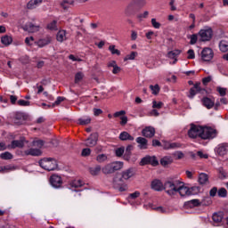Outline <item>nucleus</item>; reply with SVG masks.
I'll return each mask as SVG.
<instances>
[{"mask_svg": "<svg viewBox=\"0 0 228 228\" xmlns=\"http://www.w3.org/2000/svg\"><path fill=\"white\" fill-rule=\"evenodd\" d=\"M122 168H124V162L114 161L102 167V174H105L106 175H108L110 174H114V172H117V170H122Z\"/></svg>", "mask_w": 228, "mask_h": 228, "instance_id": "obj_1", "label": "nucleus"}, {"mask_svg": "<svg viewBox=\"0 0 228 228\" xmlns=\"http://www.w3.org/2000/svg\"><path fill=\"white\" fill-rule=\"evenodd\" d=\"M181 184L179 180H169L164 183V190L169 197H172L177 193V188Z\"/></svg>", "mask_w": 228, "mask_h": 228, "instance_id": "obj_2", "label": "nucleus"}, {"mask_svg": "<svg viewBox=\"0 0 228 228\" xmlns=\"http://www.w3.org/2000/svg\"><path fill=\"white\" fill-rule=\"evenodd\" d=\"M198 35L200 37V42H210L213 38V28L206 26L199 31Z\"/></svg>", "mask_w": 228, "mask_h": 228, "instance_id": "obj_3", "label": "nucleus"}, {"mask_svg": "<svg viewBox=\"0 0 228 228\" xmlns=\"http://www.w3.org/2000/svg\"><path fill=\"white\" fill-rule=\"evenodd\" d=\"M216 129L211 126H201V139L202 140H213V138H216Z\"/></svg>", "mask_w": 228, "mask_h": 228, "instance_id": "obj_4", "label": "nucleus"}, {"mask_svg": "<svg viewBox=\"0 0 228 228\" xmlns=\"http://www.w3.org/2000/svg\"><path fill=\"white\" fill-rule=\"evenodd\" d=\"M39 166L41 168H44V170H47L48 172H51L53 170H56L58 168V163L53 159H43L39 161Z\"/></svg>", "mask_w": 228, "mask_h": 228, "instance_id": "obj_5", "label": "nucleus"}, {"mask_svg": "<svg viewBox=\"0 0 228 228\" xmlns=\"http://www.w3.org/2000/svg\"><path fill=\"white\" fill-rule=\"evenodd\" d=\"M215 56L213 49L206 47L201 51V60L203 61H211Z\"/></svg>", "mask_w": 228, "mask_h": 228, "instance_id": "obj_6", "label": "nucleus"}, {"mask_svg": "<svg viewBox=\"0 0 228 228\" xmlns=\"http://www.w3.org/2000/svg\"><path fill=\"white\" fill-rule=\"evenodd\" d=\"M202 126L191 125L190 130L188 131V134L190 138H197L199 136L201 137Z\"/></svg>", "mask_w": 228, "mask_h": 228, "instance_id": "obj_7", "label": "nucleus"}, {"mask_svg": "<svg viewBox=\"0 0 228 228\" xmlns=\"http://www.w3.org/2000/svg\"><path fill=\"white\" fill-rule=\"evenodd\" d=\"M99 141V134L94 133L86 140L85 145L86 147H95L97 145V142Z\"/></svg>", "mask_w": 228, "mask_h": 228, "instance_id": "obj_8", "label": "nucleus"}, {"mask_svg": "<svg viewBox=\"0 0 228 228\" xmlns=\"http://www.w3.org/2000/svg\"><path fill=\"white\" fill-rule=\"evenodd\" d=\"M141 165H152V167H158V165H159V162L158 161V159H156L155 156H146L142 159Z\"/></svg>", "mask_w": 228, "mask_h": 228, "instance_id": "obj_9", "label": "nucleus"}, {"mask_svg": "<svg viewBox=\"0 0 228 228\" xmlns=\"http://www.w3.org/2000/svg\"><path fill=\"white\" fill-rule=\"evenodd\" d=\"M50 184L53 188H61V184H63V181L61 180V176L57 175H53L50 177Z\"/></svg>", "mask_w": 228, "mask_h": 228, "instance_id": "obj_10", "label": "nucleus"}, {"mask_svg": "<svg viewBox=\"0 0 228 228\" xmlns=\"http://www.w3.org/2000/svg\"><path fill=\"white\" fill-rule=\"evenodd\" d=\"M215 152L218 154V156H225L228 152V143L227 142H223L218 144L215 148Z\"/></svg>", "mask_w": 228, "mask_h": 228, "instance_id": "obj_11", "label": "nucleus"}, {"mask_svg": "<svg viewBox=\"0 0 228 228\" xmlns=\"http://www.w3.org/2000/svg\"><path fill=\"white\" fill-rule=\"evenodd\" d=\"M145 6H147V0H132L128 4V8L142 9Z\"/></svg>", "mask_w": 228, "mask_h": 228, "instance_id": "obj_12", "label": "nucleus"}, {"mask_svg": "<svg viewBox=\"0 0 228 228\" xmlns=\"http://www.w3.org/2000/svg\"><path fill=\"white\" fill-rule=\"evenodd\" d=\"M176 193H179L181 197H186V195H190V188L184 186L183 182L178 183V188L176 189Z\"/></svg>", "mask_w": 228, "mask_h": 228, "instance_id": "obj_13", "label": "nucleus"}, {"mask_svg": "<svg viewBox=\"0 0 228 228\" xmlns=\"http://www.w3.org/2000/svg\"><path fill=\"white\" fill-rule=\"evenodd\" d=\"M135 142L138 143V148L141 149V151H145L149 147V141L143 137H137Z\"/></svg>", "mask_w": 228, "mask_h": 228, "instance_id": "obj_14", "label": "nucleus"}, {"mask_svg": "<svg viewBox=\"0 0 228 228\" xmlns=\"http://www.w3.org/2000/svg\"><path fill=\"white\" fill-rule=\"evenodd\" d=\"M142 136H145V138H152L154 134H156V129L152 126H147L142 131Z\"/></svg>", "mask_w": 228, "mask_h": 228, "instance_id": "obj_15", "label": "nucleus"}, {"mask_svg": "<svg viewBox=\"0 0 228 228\" xmlns=\"http://www.w3.org/2000/svg\"><path fill=\"white\" fill-rule=\"evenodd\" d=\"M181 54V50H173L168 52L167 57L170 60H174L173 62H170L171 65H175L177 63V57Z\"/></svg>", "mask_w": 228, "mask_h": 228, "instance_id": "obj_16", "label": "nucleus"}, {"mask_svg": "<svg viewBox=\"0 0 228 228\" xmlns=\"http://www.w3.org/2000/svg\"><path fill=\"white\" fill-rule=\"evenodd\" d=\"M51 37L47 36L45 37L40 38L38 41L35 42L37 45H38L40 48L45 47V45H49L52 42Z\"/></svg>", "mask_w": 228, "mask_h": 228, "instance_id": "obj_17", "label": "nucleus"}, {"mask_svg": "<svg viewBox=\"0 0 228 228\" xmlns=\"http://www.w3.org/2000/svg\"><path fill=\"white\" fill-rule=\"evenodd\" d=\"M25 142L26 140H24V138L12 141L11 145H9V149H17V147L19 149H22V147H24Z\"/></svg>", "mask_w": 228, "mask_h": 228, "instance_id": "obj_18", "label": "nucleus"}, {"mask_svg": "<svg viewBox=\"0 0 228 228\" xmlns=\"http://www.w3.org/2000/svg\"><path fill=\"white\" fill-rule=\"evenodd\" d=\"M121 175H122V178L125 181H127V180L131 179V177H134V169L133 167L126 169V170H124L122 172Z\"/></svg>", "mask_w": 228, "mask_h": 228, "instance_id": "obj_19", "label": "nucleus"}, {"mask_svg": "<svg viewBox=\"0 0 228 228\" xmlns=\"http://www.w3.org/2000/svg\"><path fill=\"white\" fill-rule=\"evenodd\" d=\"M151 188L152 190H155V191H163L165 189V184H163V183H161L159 180H154L151 183Z\"/></svg>", "mask_w": 228, "mask_h": 228, "instance_id": "obj_20", "label": "nucleus"}, {"mask_svg": "<svg viewBox=\"0 0 228 228\" xmlns=\"http://www.w3.org/2000/svg\"><path fill=\"white\" fill-rule=\"evenodd\" d=\"M25 29L28 31V33H37V31H40V26L33 23H27L25 25Z\"/></svg>", "mask_w": 228, "mask_h": 228, "instance_id": "obj_21", "label": "nucleus"}, {"mask_svg": "<svg viewBox=\"0 0 228 228\" xmlns=\"http://www.w3.org/2000/svg\"><path fill=\"white\" fill-rule=\"evenodd\" d=\"M212 220L216 225H218L219 224H222V221L224 220V213H215L212 216Z\"/></svg>", "mask_w": 228, "mask_h": 228, "instance_id": "obj_22", "label": "nucleus"}, {"mask_svg": "<svg viewBox=\"0 0 228 228\" xmlns=\"http://www.w3.org/2000/svg\"><path fill=\"white\" fill-rule=\"evenodd\" d=\"M43 0H30L27 4L28 10H35V8H37V6H40L42 4Z\"/></svg>", "mask_w": 228, "mask_h": 228, "instance_id": "obj_23", "label": "nucleus"}, {"mask_svg": "<svg viewBox=\"0 0 228 228\" xmlns=\"http://www.w3.org/2000/svg\"><path fill=\"white\" fill-rule=\"evenodd\" d=\"M202 104L205 106V108H208V110H211L213 106H215V100H212L208 97H205L202 99Z\"/></svg>", "mask_w": 228, "mask_h": 228, "instance_id": "obj_24", "label": "nucleus"}, {"mask_svg": "<svg viewBox=\"0 0 228 228\" xmlns=\"http://www.w3.org/2000/svg\"><path fill=\"white\" fill-rule=\"evenodd\" d=\"M119 140L122 142H126L127 140L129 142H133L134 140V137H133L129 133L124 131L119 134Z\"/></svg>", "mask_w": 228, "mask_h": 228, "instance_id": "obj_25", "label": "nucleus"}, {"mask_svg": "<svg viewBox=\"0 0 228 228\" xmlns=\"http://www.w3.org/2000/svg\"><path fill=\"white\" fill-rule=\"evenodd\" d=\"M179 147H181V143L178 142H165L163 144V148L167 151L170 149H179Z\"/></svg>", "mask_w": 228, "mask_h": 228, "instance_id": "obj_26", "label": "nucleus"}, {"mask_svg": "<svg viewBox=\"0 0 228 228\" xmlns=\"http://www.w3.org/2000/svg\"><path fill=\"white\" fill-rule=\"evenodd\" d=\"M1 42L4 45L8 47V45H12L13 38L11 36L5 35L1 37Z\"/></svg>", "mask_w": 228, "mask_h": 228, "instance_id": "obj_27", "label": "nucleus"}, {"mask_svg": "<svg viewBox=\"0 0 228 228\" xmlns=\"http://www.w3.org/2000/svg\"><path fill=\"white\" fill-rule=\"evenodd\" d=\"M26 156H40L42 154V151L40 149H29L25 151Z\"/></svg>", "mask_w": 228, "mask_h": 228, "instance_id": "obj_28", "label": "nucleus"}, {"mask_svg": "<svg viewBox=\"0 0 228 228\" xmlns=\"http://www.w3.org/2000/svg\"><path fill=\"white\" fill-rule=\"evenodd\" d=\"M174 159L170 156H166L160 159V164L162 167H168V165H171L173 163Z\"/></svg>", "mask_w": 228, "mask_h": 228, "instance_id": "obj_29", "label": "nucleus"}, {"mask_svg": "<svg viewBox=\"0 0 228 228\" xmlns=\"http://www.w3.org/2000/svg\"><path fill=\"white\" fill-rule=\"evenodd\" d=\"M56 38L58 42H65V40H67V31L60 30L57 33Z\"/></svg>", "mask_w": 228, "mask_h": 228, "instance_id": "obj_30", "label": "nucleus"}, {"mask_svg": "<svg viewBox=\"0 0 228 228\" xmlns=\"http://www.w3.org/2000/svg\"><path fill=\"white\" fill-rule=\"evenodd\" d=\"M92 122V118L90 116H85L83 118H78L79 126H88Z\"/></svg>", "mask_w": 228, "mask_h": 228, "instance_id": "obj_31", "label": "nucleus"}, {"mask_svg": "<svg viewBox=\"0 0 228 228\" xmlns=\"http://www.w3.org/2000/svg\"><path fill=\"white\" fill-rule=\"evenodd\" d=\"M84 183L81 180H73L69 183L70 190H74V188H81Z\"/></svg>", "mask_w": 228, "mask_h": 228, "instance_id": "obj_32", "label": "nucleus"}, {"mask_svg": "<svg viewBox=\"0 0 228 228\" xmlns=\"http://www.w3.org/2000/svg\"><path fill=\"white\" fill-rule=\"evenodd\" d=\"M219 50L221 51V53H227L228 51V42L225 40H221L219 42Z\"/></svg>", "mask_w": 228, "mask_h": 228, "instance_id": "obj_33", "label": "nucleus"}, {"mask_svg": "<svg viewBox=\"0 0 228 228\" xmlns=\"http://www.w3.org/2000/svg\"><path fill=\"white\" fill-rule=\"evenodd\" d=\"M102 170V167H101V166H96L94 167L89 168V172L91 175H99Z\"/></svg>", "mask_w": 228, "mask_h": 228, "instance_id": "obj_34", "label": "nucleus"}, {"mask_svg": "<svg viewBox=\"0 0 228 228\" xmlns=\"http://www.w3.org/2000/svg\"><path fill=\"white\" fill-rule=\"evenodd\" d=\"M208 180L209 178L205 173L200 174V176H199L200 184H206V183H208Z\"/></svg>", "mask_w": 228, "mask_h": 228, "instance_id": "obj_35", "label": "nucleus"}, {"mask_svg": "<svg viewBox=\"0 0 228 228\" xmlns=\"http://www.w3.org/2000/svg\"><path fill=\"white\" fill-rule=\"evenodd\" d=\"M96 161L98 163H104L105 161H108V155L102 153L96 156Z\"/></svg>", "mask_w": 228, "mask_h": 228, "instance_id": "obj_36", "label": "nucleus"}, {"mask_svg": "<svg viewBox=\"0 0 228 228\" xmlns=\"http://www.w3.org/2000/svg\"><path fill=\"white\" fill-rule=\"evenodd\" d=\"M199 193H200V188L199 186L189 188V195H199Z\"/></svg>", "mask_w": 228, "mask_h": 228, "instance_id": "obj_37", "label": "nucleus"}, {"mask_svg": "<svg viewBox=\"0 0 228 228\" xmlns=\"http://www.w3.org/2000/svg\"><path fill=\"white\" fill-rule=\"evenodd\" d=\"M200 200H191L188 201V206L191 208H197L198 206H200Z\"/></svg>", "mask_w": 228, "mask_h": 228, "instance_id": "obj_38", "label": "nucleus"}, {"mask_svg": "<svg viewBox=\"0 0 228 228\" xmlns=\"http://www.w3.org/2000/svg\"><path fill=\"white\" fill-rule=\"evenodd\" d=\"M218 197L225 199L227 197V190L225 188H221L217 191Z\"/></svg>", "mask_w": 228, "mask_h": 228, "instance_id": "obj_39", "label": "nucleus"}, {"mask_svg": "<svg viewBox=\"0 0 228 228\" xmlns=\"http://www.w3.org/2000/svg\"><path fill=\"white\" fill-rule=\"evenodd\" d=\"M0 158L2 159H12L13 155H12V153H10L8 151H5V152L0 154Z\"/></svg>", "mask_w": 228, "mask_h": 228, "instance_id": "obj_40", "label": "nucleus"}, {"mask_svg": "<svg viewBox=\"0 0 228 228\" xmlns=\"http://www.w3.org/2000/svg\"><path fill=\"white\" fill-rule=\"evenodd\" d=\"M56 24H57V21L53 20L47 25V28L50 29L51 31H56V29H58V27L56 26Z\"/></svg>", "mask_w": 228, "mask_h": 228, "instance_id": "obj_41", "label": "nucleus"}, {"mask_svg": "<svg viewBox=\"0 0 228 228\" xmlns=\"http://www.w3.org/2000/svg\"><path fill=\"white\" fill-rule=\"evenodd\" d=\"M152 108H154V110H161V108H163V102L153 101Z\"/></svg>", "mask_w": 228, "mask_h": 228, "instance_id": "obj_42", "label": "nucleus"}, {"mask_svg": "<svg viewBox=\"0 0 228 228\" xmlns=\"http://www.w3.org/2000/svg\"><path fill=\"white\" fill-rule=\"evenodd\" d=\"M150 89L151 90L153 95H158V94H159V85L150 86Z\"/></svg>", "mask_w": 228, "mask_h": 228, "instance_id": "obj_43", "label": "nucleus"}, {"mask_svg": "<svg viewBox=\"0 0 228 228\" xmlns=\"http://www.w3.org/2000/svg\"><path fill=\"white\" fill-rule=\"evenodd\" d=\"M136 56H138V53L132 52L130 54L125 57V61H127V60H134Z\"/></svg>", "mask_w": 228, "mask_h": 228, "instance_id": "obj_44", "label": "nucleus"}, {"mask_svg": "<svg viewBox=\"0 0 228 228\" xmlns=\"http://www.w3.org/2000/svg\"><path fill=\"white\" fill-rule=\"evenodd\" d=\"M91 154H92V150H90V148H85L82 150L81 156H83L84 158H86Z\"/></svg>", "mask_w": 228, "mask_h": 228, "instance_id": "obj_45", "label": "nucleus"}, {"mask_svg": "<svg viewBox=\"0 0 228 228\" xmlns=\"http://www.w3.org/2000/svg\"><path fill=\"white\" fill-rule=\"evenodd\" d=\"M138 197H140V191H136L129 194L128 200H134V199H138Z\"/></svg>", "mask_w": 228, "mask_h": 228, "instance_id": "obj_46", "label": "nucleus"}, {"mask_svg": "<svg viewBox=\"0 0 228 228\" xmlns=\"http://www.w3.org/2000/svg\"><path fill=\"white\" fill-rule=\"evenodd\" d=\"M109 51H110L111 54H117L118 56H120V52L118 49L115 48V45H110Z\"/></svg>", "mask_w": 228, "mask_h": 228, "instance_id": "obj_47", "label": "nucleus"}, {"mask_svg": "<svg viewBox=\"0 0 228 228\" xmlns=\"http://www.w3.org/2000/svg\"><path fill=\"white\" fill-rule=\"evenodd\" d=\"M190 44L191 45H195V44H197V40H199V37L197 36V34H192L191 37H190Z\"/></svg>", "mask_w": 228, "mask_h": 228, "instance_id": "obj_48", "label": "nucleus"}, {"mask_svg": "<svg viewBox=\"0 0 228 228\" xmlns=\"http://www.w3.org/2000/svg\"><path fill=\"white\" fill-rule=\"evenodd\" d=\"M34 147H38V149H42L44 147V141L43 140H37L33 141Z\"/></svg>", "mask_w": 228, "mask_h": 228, "instance_id": "obj_49", "label": "nucleus"}, {"mask_svg": "<svg viewBox=\"0 0 228 228\" xmlns=\"http://www.w3.org/2000/svg\"><path fill=\"white\" fill-rule=\"evenodd\" d=\"M151 24L155 29H159V28H161V23L158 22L155 18L151 19Z\"/></svg>", "mask_w": 228, "mask_h": 228, "instance_id": "obj_50", "label": "nucleus"}, {"mask_svg": "<svg viewBox=\"0 0 228 228\" xmlns=\"http://www.w3.org/2000/svg\"><path fill=\"white\" fill-rule=\"evenodd\" d=\"M63 101H65L64 97H57L56 101L52 104L53 108H54V106H58L60 103L63 102Z\"/></svg>", "mask_w": 228, "mask_h": 228, "instance_id": "obj_51", "label": "nucleus"}, {"mask_svg": "<svg viewBox=\"0 0 228 228\" xmlns=\"http://www.w3.org/2000/svg\"><path fill=\"white\" fill-rule=\"evenodd\" d=\"M124 152H125L124 147L118 148V149L115 151V154H116V156H118V158H120L121 156H123Z\"/></svg>", "mask_w": 228, "mask_h": 228, "instance_id": "obj_52", "label": "nucleus"}, {"mask_svg": "<svg viewBox=\"0 0 228 228\" xmlns=\"http://www.w3.org/2000/svg\"><path fill=\"white\" fill-rule=\"evenodd\" d=\"M85 75H83L82 72H77L76 75H75V83H79V81H81V79H83Z\"/></svg>", "mask_w": 228, "mask_h": 228, "instance_id": "obj_53", "label": "nucleus"}, {"mask_svg": "<svg viewBox=\"0 0 228 228\" xmlns=\"http://www.w3.org/2000/svg\"><path fill=\"white\" fill-rule=\"evenodd\" d=\"M20 61H21V63H23L24 65L29 63V56L28 55H23L20 58Z\"/></svg>", "mask_w": 228, "mask_h": 228, "instance_id": "obj_54", "label": "nucleus"}, {"mask_svg": "<svg viewBox=\"0 0 228 228\" xmlns=\"http://www.w3.org/2000/svg\"><path fill=\"white\" fill-rule=\"evenodd\" d=\"M187 54L188 60H195V52L192 49L188 50Z\"/></svg>", "mask_w": 228, "mask_h": 228, "instance_id": "obj_55", "label": "nucleus"}, {"mask_svg": "<svg viewBox=\"0 0 228 228\" xmlns=\"http://www.w3.org/2000/svg\"><path fill=\"white\" fill-rule=\"evenodd\" d=\"M19 106H30L29 101H25V100H19L18 102Z\"/></svg>", "mask_w": 228, "mask_h": 228, "instance_id": "obj_56", "label": "nucleus"}, {"mask_svg": "<svg viewBox=\"0 0 228 228\" xmlns=\"http://www.w3.org/2000/svg\"><path fill=\"white\" fill-rule=\"evenodd\" d=\"M33 42H35V37H28L25 39V44H27V45H33Z\"/></svg>", "mask_w": 228, "mask_h": 228, "instance_id": "obj_57", "label": "nucleus"}, {"mask_svg": "<svg viewBox=\"0 0 228 228\" xmlns=\"http://www.w3.org/2000/svg\"><path fill=\"white\" fill-rule=\"evenodd\" d=\"M197 91L195 90V88L191 87L190 90V94L188 95L189 99H193V97H195V95H197Z\"/></svg>", "mask_w": 228, "mask_h": 228, "instance_id": "obj_58", "label": "nucleus"}, {"mask_svg": "<svg viewBox=\"0 0 228 228\" xmlns=\"http://www.w3.org/2000/svg\"><path fill=\"white\" fill-rule=\"evenodd\" d=\"M197 155L199 156V158H200L201 159H208V158H209V156L207 153H204L202 151H198Z\"/></svg>", "mask_w": 228, "mask_h": 228, "instance_id": "obj_59", "label": "nucleus"}, {"mask_svg": "<svg viewBox=\"0 0 228 228\" xmlns=\"http://www.w3.org/2000/svg\"><path fill=\"white\" fill-rule=\"evenodd\" d=\"M216 193H218V189L216 187H213L210 191H209V195L210 197H216Z\"/></svg>", "mask_w": 228, "mask_h": 228, "instance_id": "obj_60", "label": "nucleus"}, {"mask_svg": "<svg viewBox=\"0 0 228 228\" xmlns=\"http://www.w3.org/2000/svg\"><path fill=\"white\" fill-rule=\"evenodd\" d=\"M175 157L176 158V159H183L184 158V153H183L182 151H176L175 153Z\"/></svg>", "mask_w": 228, "mask_h": 228, "instance_id": "obj_61", "label": "nucleus"}, {"mask_svg": "<svg viewBox=\"0 0 228 228\" xmlns=\"http://www.w3.org/2000/svg\"><path fill=\"white\" fill-rule=\"evenodd\" d=\"M226 91H227V89H225V88H224V87H218V88H217V92L220 94V95H221L222 97H224V96L225 95Z\"/></svg>", "mask_w": 228, "mask_h": 228, "instance_id": "obj_62", "label": "nucleus"}, {"mask_svg": "<svg viewBox=\"0 0 228 228\" xmlns=\"http://www.w3.org/2000/svg\"><path fill=\"white\" fill-rule=\"evenodd\" d=\"M10 170H12L10 166L0 167V172H10Z\"/></svg>", "mask_w": 228, "mask_h": 228, "instance_id": "obj_63", "label": "nucleus"}, {"mask_svg": "<svg viewBox=\"0 0 228 228\" xmlns=\"http://www.w3.org/2000/svg\"><path fill=\"white\" fill-rule=\"evenodd\" d=\"M116 188L118 190V191H127V184L126 183Z\"/></svg>", "mask_w": 228, "mask_h": 228, "instance_id": "obj_64", "label": "nucleus"}]
</instances>
